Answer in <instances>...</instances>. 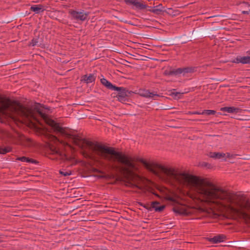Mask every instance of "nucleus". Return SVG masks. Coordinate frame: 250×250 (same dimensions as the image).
I'll use <instances>...</instances> for the list:
<instances>
[{
    "label": "nucleus",
    "instance_id": "1",
    "mask_svg": "<svg viewBox=\"0 0 250 250\" xmlns=\"http://www.w3.org/2000/svg\"><path fill=\"white\" fill-rule=\"evenodd\" d=\"M136 162L141 163L148 171L156 174L158 169L163 175L166 181L174 182L196 192L210 205L219 208H225L226 204L231 201L229 193L206 178L190 174L187 172H179L171 167H167L155 162H148L143 158L137 157Z\"/></svg>",
    "mask_w": 250,
    "mask_h": 250
},
{
    "label": "nucleus",
    "instance_id": "2",
    "mask_svg": "<svg viewBox=\"0 0 250 250\" xmlns=\"http://www.w3.org/2000/svg\"><path fill=\"white\" fill-rule=\"evenodd\" d=\"M49 125L55 132L64 135L67 139L71 140L75 145L83 149L85 145L100 158L112 163V168L123 176L130 187L138 188L132 182L137 175L131 169L134 167V165L130 157L117 151L115 147L108 146L97 142H93L82 138L78 135L67 133L59 123L54 120H51Z\"/></svg>",
    "mask_w": 250,
    "mask_h": 250
},
{
    "label": "nucleus",
    "instance_id": "3",
    "mask_svg": "<svg viewBox=\"0 0 250 250\" xmlns=\"http://www.w3.org/2000/svg\"><path fill=\"white\" fill-rule=\"evenodd\" d=\"M100 81L102 84L107 89L116 91L111 94V96L112 97L116 98L117 101L123 104L128 102L126 93L127 92V88L123 86H117L105 78L101 79Z\"/></svg>",
    "mask_w": 250,
    "mask_h": 250
},
{
    "label": "nucleus",
    "instance_id": "4",
    "mask_svg": "<svg viewBox=\"0 0 250 250\" xmlns=\"http://www.w3.org/2000/svg\"><path fill=\"white\" fill-rule=\"evenodd\" d=\"M210 30H199L194 29L190 34L189 37L186 35H184L181 37V44L187 43L188 42L191 41L197 38H203L208 35H210Z\"/></svg>",
    "mask_w": 250,
    "mask_h": 250
},
{
    "label": "nucleus",
    "instance_id": "5",
    "mask_svg": "<svg viewBox=\"0 0 250 250\" xmlns=\"http://www.w3.org/2000/svg\"><path fill=\"white\" fill-rule=\"evenodd\" d=\"M171 202L172 203V205H177L172 209V210L176 214L183 216H188L192 213L191 208L188 206L181 204L175 198H174Z\"/></svg>",
    "mask_w": 250,
    "mask_h": 250
},
{
    "label": "nucleus",
    "instance_id": "6",
    "mask_svg": "<svg viewBox=\"0 0 250 250\" xmlns=\"http://www.w3.org/2000/svg\"><path fill=\"white\" fill-rule=\"evenodd\" d=\"M138 204L145 208L149 211H151L154 209L156 212H161L166 208L165 205H160V203L158 201H153L151 203V206H149L148 204H145L142 202H138Z\"/></svg>",
    "mask_w": 250,
    "mask_h": 250
},
{
    "label": "nucleus",
    "instance_id": "7",
    "mask_svg": "<svg viewBox=\"0 0 250 250\" xmlns=\"http://www.w3.org/2000/svg\"><path fill=\"white\" fill-rule=\"evenodd\" d=\"M125 3L137 10L146 9L147 5L142 0H124Z\"/></svg>",
    "mask_w": 250,
    "mask_h": 250
},
{
    "label": "nucleus",
    "instance_id": "8",
    "mask_svg": "<svg viewBox=\"0 0 250 250\" xmlns=\"http://www.w3.org/2000/svg\"><path fill=\"white\" fill-rule=\"evenodd\" d=\"M43 35L42 33L34 31V37L31 42L28 43L29 46H41L43 43Z\"/></svg>",
    "mask_w": 250,
    "mask_h": 250
},
{
    "label": "nucleus",
    "instance_id": "9",
    "mask_svg": "<svg viewBox=\"0 0 250 250\" xmlns=\"http://www.w3.org/2000/svg\"><path fill=\"white\" fill-rule=\"evenodd\" d=\"M83 12V10L82 12H78L71 9L69 11V14L71 15L72 20L83 21L86 20L89 14L88 13H84Z\"/></svg>",
    "mask_w": 250,
    "mask_h": 250
},
{
    "label": "nucleus",
    "instance_id": "10",
    "mask_svg": "<svg viewBox=\"0 0 250 250\" xmlns=\"http://www.w3.org/2000/svg\"><path fill=\"white\" fill-rule=\"evenodd\" d=\"M43 109L50 110V107L47 106L43 104L37 103L33 107V111L37 113L42 118L46 119L47 118V115L43 112Z\"/></svg>",
    "mask_w": 250,
    "mask_h": 250
},
{
    "label": "nucleus",
    "instance_id": "11",
    "mask_svg": "<svg viewBox=\"0 0 250 250\" xmlns=\"http://www.w3.org/2000/svg\"><path fill=\"white\" fill-rule=\"evenodd\" d=\"M164 74L166 76H177L181 74V68L177 69L173 68L170 67L169 68L165 70Z\"/></svg>",
    "mask_w": 250,
    "mask_h": 250
},
{
    "label": "nucleus",
    "instance_id": "12",
    "mask_svg": "<svg viewBox=\"0 0 250 250\" xmlns=\"http://www.w3.org/2000/svg\"><path fill=\"white\" fill-rule=\"evenodd\" d=\"M250 60V56H238L232 62L236 63H241L242 64H249Z\"/></svg>",
    "mask_w": 250,
    "mask_h": 250
},
{
    "label": "nucleus",
    "instance_id": "13",
    "mask_svg": "<svg viewBox=\"0 0 250 250\" xmlns=\"http://www.w3.org/2000/svg\"><path fill=\"white\" fill-rule=\"evenodd\" d=\"M96 77L94 74H90L89 75L86 74L83 75L81 77V81L86 83H89L94 82L96 80Z\"/></svg>",
    "mask_w": 250,
    "mask_h": 250
},
{
    "label": "nucleus",
    "instance_id": "14",
    "mask_svg": "<svg viewBox=\"0 0 250 250\" xmlns=\"http://www.w3.org/2000/svg\"><path fill=\"white\" fill-rule=\"evenodd\" d=\"M139 94L144 97L146 98H153L154 97H159L160 95L157 94H154L150 92L149 90L140 89Z\"/></svg>",
    "mask_w": 250,
    "mask_h": 250
},
{
    "label": "nucleus",
    "instance_id": "15",
    "mask_svg": "<svg viewBox=\"0 0 250 250\" xmlns=\"http://www.w3.org/2000/svg\"><path fill=\"white\" fill-rule=\"evenodd\" d=\"M227 239V236L224 234H218L214 236L213 238L209 239V241L213 244H218L219 243L223 242Z\"/></svg>",
    "mask_w": 250,
    "mask_h": 250
},
{
    "label": "nucleus",
    "instance_id": "16",
    "mask_svg": "<svg viewBox=\"0 0 250 250\" xmlns=\"http://www.w3.org/2000/svg\"><path fill=\"white\" fill-rule=\"evenodd\" d=\"M220 110L224 112H227L228 113H238L241 109L234 106H225L221 108Z\"/></svg>",
    "mask_w": 250,
    "mask_h": 250
},
{
    "label": "nucleus",
    "instance_id": "17",
    "mask_svg": "<svg viewBox=\"0 0 250 250\" xmlns=\"http://www.w3.org/2000/svg\"><path fill=\"white\" fill-rule=\"evenodd\" d=\"M207 155L209 157L214 159H220L225 157L226 154L223 152H210L207 154Z\"/></svg>",
    "mask_w": 250,
    "mask_h": 250
},
{
    "label": "nucleus",
    "instance_id": "18",
    "mask_svg": "<svg viewBox=\"0 0 250 250\" xmlns=\"http://www.w3.org/2000/svg\"><path fill=\"white\" fill-rule=\"evenodd\" d=\"M17 160L23 162H26L28 163H32L34 164H38L39 162L35 159L32 158L27 157L25 156L19 157L17 158Z\"/></svg>",
    "mask_w": 250,
    "mask_h": 250
},
{
    "label": "nucleus",
    "instance_id": "19",
    "mask_svg": "<svg viewBox=\"0 0 250 250\" xmlns=\"http://www.w3.org/2000/svg\"><path fill=\"white\" fill-rule=\"evenodd\" d=\"M30 10L36 14H39L44 11V6L42 4L33 5L30 7Z\"/></svg>",
    "mask_w": 250,
    "mask_h": 250
},
{
    "label": "nucleus",
    "instance_id": "20",
    "mask_svg": "<svg viewBox=\"0 0 250 250\" xmlns=\"http://www.w3.org/2000/svg\"><path fill=\"white\" fill-rule=\"evenodd\" d=\"M11 100L9 98H6L5 101H1V108L4 111L8 110L11 106Z\"/></svg>",
    "mask_w": 250,
    "mask_h": 250
},
{
    "label": "nucleus",
    "instance_id": "21",
    "mask_svg": "<svg viewBox=\"0 0 250 250\" xmlns=\"http://www.w3.org/2000/svg\"><path fill=\"white\" fill-rule=\"evenodd\" d=\"M196 67H186L181 68V74L184 75L186 73H193L196 71Z\"/></svg>",
    "mask_w": 250,
    "mask_h": 250
},
{
    "label": "nucleus",
    "instance_id": "22",
    "mask_svg": "<svg viewBox=\"0 0 250 250\" xmlns=\"http://www.w3.org/2000/svg\"><path fill=\"white\" fill-rule=\"evenodd\" d=\"M244 208L250 211V201L249 200H248L246 201V204L244 206ZM240 213L241 214V215H242L243 216L245 217H250V215L244 210H241Z\"/></svg>",
    "mask_w": 250,
    "mask_h": 250
},
{
    "label": "nucleus",
    "instance_id": "23",
    "mask_svg": "<svg viewBox=\"0 0 250 250\" xmlns=\"http://www.w3.org/2000/svg\"><path fill=\"white\" fill-rule=\"evenodd\" d=\"M100 174L95 175L99 179H104L109 180L113 178L114 176L113 175H110L108 174H106L103 171V173H99Z\"/></svg>",
    "mask_w": 250,
    "mask_h": 250
},
{
    "label": "nucleus",
    "instance_id": "24",
    "mask_svg": "<svg viewBox=\"0 0 250 250\" xmlns=\"http://www.w3.org/2000/svg\"><path fill=\"white\" fill-rule=\"evenodd\" d=\"M165 13L172 17L176 16L178 14V11H175L172 8H168L167 10L165 9Z\"/></svg>",
    "mask_w": 250,
    "mask_h": 250
},
{
    "label": "nucleus",
    "instance_id": "25",
    "mask_svg": "<svg viewBox=\"0 0 250 250\" xmlns=\"http://www.w3.org/2000/svg\"><path fill=\"white\" fill-rule=\"evenodd\" d=\"M151 12L157 15H163V13H165V9L153 8V10H151Z\"/></svg>",
    "mask_w": 250,
    "mask_h": 250
},
{
    "label": "nucleus",
    "instance_id": "26",
    "mask_svg": "<svg viewBox=\"0 0 250 250\" xmlns=\"http://www.w3.org/2000/svg\"><path fill=\"white\" fill-rule=\"evenodd\" d=\"M12 151V148L10 146H6L4 148H2L0 147V154H5L8 152H11Z\"/></svg>",
    "mask_w": 250,
    "mask_h": 250
},
{
    "label": "nucleus",
    "instance_id": "27",
    "mask_svg": "<svg viewBox=\"0 0 250 250\" xmlns=\"http://www.w3.org/2000/svg\"><path fill=\"white\" fill-rule=\"evenodd\" d=\"M183 93H180V92H171L169 95L171 96L175 100H178L181 98V97L182 96V94Z\"/></svg>",
    "mask_w": 250,
    "mask_h": 250
},
{
    "label": "nucleus",
    "instance_id": "28",
    "mask_svg": "<svg viewBox=\"0 0 250 250\" xmlns=\"http://www.w3.org/2000/svg\"><path fill=\"white\" fill-rule=\"evenodd\" d=\"M216 113V111L214 110H204L202 112V115H214Z\"/></svg>",
    "mask_w": 250,
    "mask_h": 250
},
{
    "label": "nucleus",
    "instance_id": "29",
    "mask_svg": "<svg viewBox=\"0 0 250 250\" xmlns=\"http://www.w3.org/2000/svg\"><path fill=\"white\" fill-rule=\"evenodd\" d=\"M59 173L64 176H67L71 174V171H64V170H60Z\"/></svg>",
    "mask_w": 250,
    "mask_h": 250
},
{
    "label": "nucleus",
    "instance_id": "30",
    "mask_svg": "<svg viewBox=\"0 0 250 250\" xmlns=\"http://www.w3.org/2000/svg\"><path fill=\"white\" fill-rule=\"evenodd\" d=\"M201 166L202 167H205L208 169H211L213 168V166L211 164L207 162H203Z\"/></svg>",
    "mask_w": 250,
    "mask_h": 250
},
{
    "label": "nucleus",
    "instance_id": "31",
    "mask_svg": "<svg viewBox=\"0 0 250 250\" xmlns=\"http://www.w3.org/2000/svg\"><path fill=\"white\" fill-rule=\"evenodd\" d=\"M229 245H235V246H241L239 243L237 241H229L228 242Z\"/></svg>",
    "mask_w": 250,
    "mask_h": 250
},
{
    "label": "nucleus",
    "instance_id": "32",
    "mask_svg": "<svg viewBox=\"0 0 250 250\" xmlns=\"http://www.w3.org/2000/svg\"><path fill=\"white\" fill-rule=\"evenodd\" d=\"M126 95L127 96V99L129 100V97L133 93H135L132 91H129L127 89Z\"/></svg>",
    "mask_w": 250,
    "mask_h": 250
},
{
    "label": "nucleus",
    "instance_id": "33",
    "mask_svg": "<svg viewBox=\"0 0 250 250\" xmlns=\"http://www.w3.org/2000/svg\"><path fill=\"white\" fill-rule=\"evenodd\" d=\"M174 197L169 195H167L165 197V199L167 201L171 202V201L173 199Z\"/></svg>",
    "mask_w": 250,
    "mask_h": 250
},
{
    "label": "nucleus",
    "instance_id": "34",
    "mask_svg": "<svg viewBox=\"0 0 250 250\" xmlns=\"http://www.w3.org/2000/svg\"><path fill=\"white\" fill-rule=\"evenodd\" d=\"M188 114L202 115V112H198V111H194V112L189 111L188 112Z\"/></svg>",
    "mask_w": 250,
    "mask_h": 250
},
{
    "label": "nucleus",
    "instance_id": "35",
    "mask_svg": "<svg viewBox=\"0 0 250 250\" xmlns=\"http://www.w3.org/2000/svg\"><path fill=\"white\" fill-rule=\"evenodd\" d=\"M153 8H162L163 9H165V7L163 6L162 4H160L158 5H156L155 6H153Z\"/></svg>",
    "mask_w": 250,
    "mask_h": 250
},
{
    "label": "nucleus",
    "instance_id": "36",
    "mask_svg": "<svg viewBox=\"0 0 250 250\" xmlns=\"http://www.w3.org/2000/svg\"><path fill=\"white\" fill-rule=\"evenodd\" d=\"M93 171L94 172H98V173H103V171L96 168H93Z\"/></svg>",
    "mask_w": 250,
    "mask_h": 250
},
{
    "label": "nucleus",
    "instance_id": "37",
    "mask_svg": "<svg viewBox=\"0 0 250 250\" xmlns=\"http://www.w3.org/2000/svg\"><path fill=\"white\" fill-rule=\"evenodd\" d=\"M242 14L244 15H249L250 14V9L247 11H242Z\"/></svg>",
    "mask_w": 250,
    "mask_h": 250
},
{
    "label": "nucleus",
    "instance_id": "38",
    "mask_svg": "<svg viewBox=\"0 0 250 250\" xmlns=\"http://www.w3.org/2000/svg\"><path fill=\"white\" fill-rule=\"evenodd\" d=\"M13 103L16 104L18 106H22V105L21 104L19 101H13Z\"/></svg>",
    "mask_w": 250,
    "mask_h": 250
},
{
    "label": "nucleus",
    "instance_id": "39",
    "mask_svg": "<svg viewBox=\"0 0 250 250\" xmlns=\"http://www.w3.org/2000/svg\"><path fill=\"white\" fill-rule=\"evenodd\" d=\"M120 21L121 22H124L125 23H127V24H130V25H132V24L131 23H130V22H129L127 21H125L124 20H120Z\"/></svg>",
    "mask_w": 250,
    "mask_h": 250
},
{
    "label": "nucleus",
    "instance_id": "40",
    "mask_svg": "<svg viewBox=\"0 0 250 250\" xmlns=\"http://www.w3.org/2000/svg\"><path fill=\"white\" fill-rule=\"evenodd\" d=\"M146 9H147V11H150L151 12V10H153V7L149 6L147 5V7Z\"/></svg>",
    "mask_w": 250,
    "mask_h": 250
},
{
    "label": "nucleus",
    "instance_id": "41",
    "mask_svg": "<svg viewBox=\"0 0 250 250\" xmlns=\"http://www.w3.org/2000/svg\"><path fill=\"white\" fill-rule=\"evenodd\" d=\"M153 194L156 197L161 198V196L156 192H153Z\"/></svg>",
    "mask_w": 250,
    "mask_h": 250
},
{
    "label": "nucleus",
    "instance_id": "42",
    "mask_svg": "<svg viewBox=\"0 0 250 250\" xmlns=\"http://www.w3.org/2000/svg\"><path fill=\"white\" fill-rule=\"evenodd\" d=\"M243 3L245 5V6H250V4H249V3L248 2H243Z\"/></svg>",
    "mask_w": 250,
    "mask_h": 250
},
{
    "label": "nucleus",
    "instance_id": "43",
    "mask_svg": "<svg viewBox=\"0 0 250 250\" xmlns=\"http://www.w3.org/2000/svg\"><path fill=\"white\" fill-rule=\"evenodd\" d=\"M0 122L1 123H4V120L2 118V117L0 116Z\"/></svg>",
    "mask_w": 250,
    "mask_h": 250
},
{
    "label": "nucleus",
    "instance_id": "44",
    "mask_svg": "<svg viewBox=\"0 0 250 250\" xmlns=\"http://www.w3.org/2000/svg\"><path fill=\"white\" fill-rule=\"evenodd\" d=\"M166 42L167 43H173V42L171 41H170V40H167V41H166Z\"/></svg>",
    "mask_w": 250,
    "mask_h": 250
},
{
    "label": "nucleus",
    "instance_id": "45",
    "mask_svg": "<svg viewBox=\"0 0 250 250\" xmlns=\"http://www.w3.org/2000/svg\"><path fill=\"white\" fill-rule=\"evenodd\" d=\"M227 157H228V158H230V157H231V156H230V153H227Z\"/></svg>",
    "mask_w": 250,
    "mask_h": 250
},
{
    "label": "nucleus",
    "instance_id": "46",
    "mask_svg": "<svg viewBox=\"0 0 250 250\" xmlns=\"http://www.w3.org/2000/svg\"><path fill=\"white\" fill-rule=\"evenodd\" d=\"M86 156H87V157L89 158H91V156H90L89 154H86Z\"/></svg>",
    "mask_w": 250,
    "mask_h": 250
},
{
    "label": "nucleus",
    "instance_id": "47",
    "mask_svg": "<svg viewBox=\"0 0 250 250\" xmlns=\"http://www.w3.org/2000/svg\"><path fill=\"white\" fill-rule=\"evenodd\" d=\"M247 53L248 54H249V55H250V50H249V51H248L247 52Z\"/></svg>",
    "mask_w": 250,
    "mask_h": 250
},
{
    "label": "nucleus",
    "instance_id": "48",
    "mask_svg": "<svg viewBox=\"0 0 250 250\" xmlns=\"http://www.w3.org/2000/svg\"><path fill=\"white\" fill-rule=\"evenodd\" d=\"M212 38H215V36H213V35H212Z\"/></svg>",
    "mask_w": 250,
    "mask_h": 250
},
{
    "label": "nucleus",
    "instance_id": "49",
    "mask_svg": "<svg viewBox=\"0 0 250 250\" xmlns=\"http://www.w3.org/2000/svg\"><path fill=\"white\" fill-rule=\"evenodd\" d=\"M164 109H170V108H166H166H164Z\"/></svg>",
    "mask_w": 250,
    "mask_h": 250
},
{
    "label": "nucleus",
    "instance_id": "50",
    "mask_svg": "<svg viewBox=\"0 0 250 250\" xmlns=\"http://www.w3.org/2000/svg\"><path fill=\"white\" fill-rule=\"evenodd\" d=\"M218 114L222 115V114L221 113H219V112L218 113Z\"/></svg>",
    "mask_w": 250,
    "mask_h": 250
},
{
    "label": "nucleus",
    "instance_id": "51",
    "mask_svg": "<svg viewBox=\"0 0 250 250\" xmlns=\"http://www.w3.org/2000/svg\"><path fill=\"white\" fill-rule=\"evenodd\" d=\"M56 153H59L58 151H57L56 152Z\"/></svg>",
    "mask_w": 250,
    "mask_h": 250
},
{
    "label": "nucleus",
    "instance_id": "52",
    "mask_svg": "<svg viewBox=\"0 0 250 250\" xmlns=\"http://www.w3.org/2000/svg\"><path fill=\"white\" fill-rule=\"evenodd\" d=\"M2 242V240L0 239V243Z\"/></svg>",
    "mask_w": 250,
    "mask_h": 250
}]
</instances>
